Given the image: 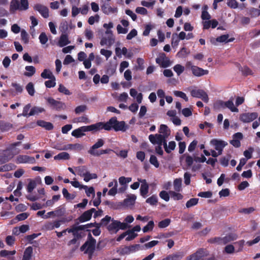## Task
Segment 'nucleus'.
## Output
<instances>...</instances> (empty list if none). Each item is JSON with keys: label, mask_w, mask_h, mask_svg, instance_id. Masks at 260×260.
<instances>
[{"label": "nucleus", "mask_w": 260, "mask_h": 260, "mask_svg": "<svg viewBox=\"0 0 260 260\" xmlns=\"http://www.w3.org/2000/svg\"><path fill=\"white\" fill-rule=\"evenodd\" d=\"M89 233L88 234L87 240L80 247L81 251H84V253L88 254L89 259H91L95 251L96 240L90 233V230H87Z\"/></svg>", "instance_id": "f257e3e1"}, {"label": "nucleus", "mask_w": 260, "mask_h": 260, "mask_svg": "<svg viewBox=\"0 0 260 260\" xmlns=\"http://www.w3.org/2000/svg\"><path fill=\"white\" fill-rule=\"evenodd\" d=\"M106 131H110L113 128L116 132H125L127 128V126L125 124L124 121H118L116 117L110 118L108 121L106 122Z\"/></svg>", "instance_id": "f03ea898"}, {"label": "nucleus", "mask_w": 260, "mask_h": 260, "mask_svg": "<svg viewBox=\"0 0 260 260\" xmlns=\"http://www.w3.org/2000/svg\"><path fill=\"white\" fill-rule=\"evenodd\" d=\"M103 27L107 29L105 33L108 35V37L107 38L103 37L101 40L100 44L102 46L104 45L111 46L114 43L115 41L112 31L110 30V29L113 27V24L111 22H109L108 24L104 23Z\"/></svg>", "instance_id": "7ed1b4c3"}, {"label": "nucleus", "mask_w": 260, "mask_h": 260, "mask_svg": "<svg viewBox=\"0 0 260 260\" xmlns=\"http://www.w3.org/2000/svg\"><path fill=\"white\" fill-rule=\"evenodd\" d=\"M29 4L28 0H12L10 5V11L11 13L19 10L26 11L28 9Z\"/></svg>", "instance_id": "20e7f679"}, {"label": "nucleus", "mask_w": 260, "mask_h": 260, "mask_svg": "<svg viewBox=\"0 0 260 260\" xmlns=\"http://www.w3.org/2000/svg\"><path fill=\"white\" fill-rule=\"evenodd\" d=\"M186 67L187 69L190 70L193 75L196 77H201L209 73L208 70L192 65L190 61L186 62Z\"/></svg>", "instance_id": "39448f33"}, {"label": "nucleus", "mask_w": 260, "mask_h": 260, "mask_svg": "<svg viewBox=\"0 0 260 260\" xmlns=\"http://www.w3.org/2000/svg\"><path fill=\"white\" fill-rule=\"evenodd\" d=\"M258 114L256 112L244 113L239 116V119L243 123H249L257 118Z\"/></svg>", "instance_id": "423d86ee"}, {"label": "nucleus", "mask_w": 260, "mask_h": 260, "mask_svg": "<svg viewBox=\"0 0 260 260\" xmlns=\"http://www.w3.org/2000/svg\"><path fill=\"white\" fill-rule=\"evenodd\" d=\"M47 101L51 108L56 111H60L64 109L65 108L64 103L60 101H56L52 98H48Z\"/></svg>", "instance_id": "0eeeda50"}, {"label": "nucleus", "mask_w": 260, "mask_h": 260, "mask_svg": "<svg viewBox=\"0 0 260 260\" xmlns=\"http://www.w3.org/2000/svg\"><path fill=\"white\" fill-rule=\"evenodd\" d=\"M190 94L192 97L201 99L205 102L208 101V94L203 89H192L190 91Z\"/></svg>", "instance_id": "6e6552de"}, {"label": "nucleus", "mask_w": 260, "mask_h": 260, "mask_svg": "<svg viewBox=\"0 0 260 260\" xmlns=\"http://www.w3.org/2000/svg\"><path fill=\"white\" fill-rule=\"evenodd\" d=\"M233 99L231 98L229 101L226 102H223L222 101H219L217 104L218 105L222 108H228L232 112H238V109L235 107L234 103L233 102Z\"/></svg>", "instance_id": "1a4fd4ad"}, {"label": "nucleus", "mask_w": 260, "mask_h": 260, "mask_svg": "<svg viewBox=\"0 0 260 260\" xmlns=\"http://www.w3.org/2000/svg\"><path fill=\"white\" fill-rule=\"evenodd\" d=\"M156 62L159 64L162 68H167L171 64V62L168 57H167L165 53H161L159 57L156 58Z\"/></svg>", "instance_id": "9d476101"}, {"label": "nucleus", "mask_w": 260, "mask_h": 260, "mask_svg": "<svg viewBox=\"0 0 260 260\" xmlns=\"http://www.w3.org/2000/svg\"><path fill=\"white\" fill-rule=\"evenodd\" d=\"M106 123L103 122H99L95 124H93L85 126L86 132H92L93 133L98 132L103 129L106 130L105 127Z\"/></svg>", "instance_id": "9b49d317"}, {"label": "nucleus", "mask_w": 260, "mask_h": 260, "mask_svg": "<svg viewBox=\"0 0 260 260\" xmlns=\"http://www.w3.org/2000/svg\"><path fill=\"white\" fill-rule=\"evenodd\" d=\"M95 211V208H91L85 211L77 218V220L81 223L90 220L91 218L92 214Z\"/></svg>", "instance_id": "f8f14e48"}, {"label": "nucleus", "mask_w": 260, "mask_h": 260, "mask_svg": "<svg viewBox=\"0 0 260 260\" xmlns=\"http://www.w3.org/2000/svg\"><path fill=\"white\" fill-rule=\"evenodd\" d=\"M34 9L38 11L43 17L47 18L49 17V9L47 7L37 4L34 6Z\"/></svg>", "instance_id": "ddd939ff"}, {"label": "nucleus", "mask_w": 260, "mask_h": 260, "mask_svg": "<svg viewBox=\"0 0 260 260\" xmlns=\"http://www.w3.org/2000/svg\"><path fill=\"white\" fill-rule=\"evenodd\" d=\"M17 163L24 164L30 163L34 164L36 162L35 158L34 157L29 156L26 155H19L17 157Z\"/></svg>", "instance_id": "4468645a"}, {"label": "nucleus", "mask_w": 260, "mask_h": 260, "mask_svg": "<svg viewBox=\"0 0 260 260\" xmlns=\"http://www.w3.org/2000/svg\"><path fill=\"white\" fill-rule=\"evenodd\" d=\"M104 144V141L102 139H99L97 142L93 145L89 150L88 151V153L91 154L92 156H94L93 154H96V152H99V151L95 150V149H98L101 147H102Z\"/></svg>", "instance_id": "2eb2a0df"}, {"label": "nucleus", "mask_w": 260, "mask_h": 260, "mask_svg": "<svg viewBox=\"0 0 260 260\" xmlns=\"http://www.w3.org/2000/svg\"><path fill=\"white\" fill-rule=\"evenodd\" d=\"M139 181L141 183L140 191V194L143 198H146L148 192L149 185L145 179H138Z\"/></svg>", "instance_id": "dca6fc26"}, {"label": "nucleus", "mask_w": 260, "mask_h": 260, "mask_svg": "<svg viewBox=\"0 0 260 260\" xmlns=\"http://www.w3.org/2000/svg\"><path fill=\"white\" fill-rule=\"evenodd\" d=\"M211 144L214 146L215 150H218L220 148H224L228 145L227 142L217 139H213L210 141Z\"/></svg>", "instance_id": "f3484780"}, {"label": "nucleus", "mask_w": 260, "mask_h": 260, "mask_svg": "<svg viewBox=\"0 0 260 260\" xmlns=\"http://www.w3.org/2000/svg\"><path fill=\"white\" fill-rule=\"evenodd\" d=\"M107 229L111 234H116L119 231L117 220L112 219V222L109 224L107 227Z\"/></svg>", "instance_id": "a211bd4d"}, {"label": "nucleus", "mask_w": 260, "mask_h": 260, "mask_svg": "<svg viewBox=\"0 0 260 260\" xmlns=\"http://www.w3.org/2000/svg\"><path fill=\"white\" fill-rule=\"evenodd\" d=\"M101 9L103 12L106 15L115 13L117 12V8H112L108 3L103 4L101 6Z\"/></svg>", "instance_id": "6ab92c4d"}, {"label": "nucleus", "mask_w": 260, "mask_h": 260, "mask_svg": "<svg viewBox=\"0 0 260 260\" xmlns=\"http://www.w3.org/2000/svg\"><path fill=\"white\" fill-rule=\"evenodd\" d=\"M237 238L238 236L236 234L233 233H229L222 238L223 244L225 245L229 242L235 241Z\"/></svg>", "instance_id": "aec40b11"}, {"label": "nucleus", "mask_w": 260, "mask_h": 260, "mask_svg": "<svg viewBox=\"0 0 260 260\" xmlns=\"http://www.w3.org/2000/svg\"><path fill=\"white\" fill-rule=\"evenodd\" d=\"M37 124L38 125L44 128L47 131H51L54 128L53 124L52 123L50 122H47L43 120H37Z\"/></svg>", "instance_id": "412c9836"}, {"label": "nucleus", "mask_w": 260, "mask_h": 260, "mask_svg": "<svg viewBox=\"0 0 260 260\" xmlns=\"http://www.w3.org/2000/svg\"><path fill=\"white\" fill-rule=\"evenodd\" d=\"M84 132H86L85 126H81L72 132V135L76 138H79L85 135Z\"/></svg>", "instance_id": "4be33fe9"}, {"label": "nucleus", "mask_w": 260, "mask_h": 260, "mask_svg": "<svg viewBox=\"0 0 260 260\" xmlns=\"http://www.w3.org/2000/svg\"><path fill=\"white\" fill-rule=\"evenodd\" d=\"M33 253V248L31 246L27 247L24 250L22 260H30Z\"/></svg>", "instance_id": "5701e85b"}, {"label": "nucleus", "mask_w": 260, "mask_h": 260, "mask_svg": "<svg viewBox=\"0 0 260 260\" xmlns=\"http://www.w3.org/2000/svg\"><path fill=\"white\" fill-rule=\"evenodd\" d=\"M70 43V41L69 40L68 35L67 34H62L58 41V45L62 47Z\"/></svg>", "instance_id": "b1692460"}, {"label": "nucleus", "mask_w": 260, "mask_h": 260, "mask_svg": "<svg viewBox=\"0 0 260 260\" xmlns=\"http://www.w3.org/2000/svg\"><path fill=\"white\" fill-rule=\"evenodd\" d=\"M183 256L182 252L170 254L162 260H181Z\"/></svg>", "instance_id": "393cba45"}, {"label": "nucleus", "mask_w": 260, "mask_h": 260, "mask_svg": "<svg viewBox=\"0 0 260 260\" xmlns=\"http://www.w3.org/2000/svg\"><path fill=\"white\" fill-rule=\"evenodd\" d=\"M70 155L68 152H62L58 153L54 157L55 160H68L70 159Z\"/></svg>", "instance_id": "a878e982"}, {"label": "nucleus", "mask_w": 260, "mask_h": 260, "mask_svg": "<svg viewBox=\"0 0 260 260\" xmlns=\"http://www.w3.org/2000/svg\"><path fill=\"white\" fill-rule=\"evenodd\" d=\"M159 133L162 134V135L168 137L170 134V131L167 125L161 124L159 129Z\"/></svg>", "instance_id": "bb28decb"}, {"label": "nucleus", "mask_w": 260, "mask_h": 260, "mask_svg": "<svg viewBox=\"0 0 260 260\" xmlns=\"http://www.w3.org/2000/svg\"><path fill=\"white\" fill-rule=\"evenodd\" d=\"M42 78L44 79H52L54 78V76L52 73L48 69H45L41 74Z\"/></svg>", "instance_id": "cd10ccee"}, {"label": "nucleus", "mask_w": 260, "mask_h": 260, "mask_svg": "<svg viewBox=\"0 0 260 260\" xmlns=\"http://www.w3.org/2000/svg\"><path fill=\"white\" fill-rule=\"evenodd\" d=\"M182 179L176 178L174 180V189L175 191L179 192L181 190Z\"/></svg>", "instance_id": "c85d7f7f"}, {"label": "nucleus", "mask_w": 260, "mask_h": 260, "mask_svg": "<svg viewBox=\"0 0 260 260\" xmlns=\"http://www.w3.org/2000/svg\"><path fill=\"white\" fill-rule=\"evenodd\" d=\"M112 219L109 215H106L104 218L102 219L101 222L98 223V225L101 226H107L109 225L108 223L110 221H112Z\"/></svg>", "instance_id": "c756f323"}, {"label": "nucleus", "mask_w": 260, "mask_h": 260, "mask_svg": "<svg viewBox=\"0 0 260 260\" xmlns=\"http://www.w3.org/2000/svg\"><path fill=\"white\" fill-rule=\"evenodd\" d=\"M25 69L27 72L24 73V75L27 77L32 76L36 72V69L32 66H26Z\"/></svg>", "instance_id": "7c9ffc66"}, {"label": "nucleus", "mask_w": 260, "mask_h": 260, "mask_svg": "<svg viewBox=\"0 0 260 260\" xmlns=\"http://www.w3.org/2000/svg\"><path fill=\"white\" fill-rule=\"evenodd\" d=\"M12 128V124L10 123L0 122V130L2 132H7Z\"/></svg>", "instance_id": "2f4dec72"}, {"label": "nucleus", "mask_w": 260, "mask_h": 260, "mask_svg": "<svg viewBox=\"0 0 260 260\" xmlns=\"http://www.w3.org/2000/svg\"><path fill=\"white\" fill-rule=\"evenodd\" d=\"M136 199V196L135 194H132L128 198L124 199V204L126 205H133L135 204V200Z\"/></svg>", "instance_id": "473e14b6"}, {"label": "nucleus", "mask_w": 260, "mask_h": 260, "mask_svg": "<svg viewBox=\"0 0 260 260\" xmlns=\"http://www.w3.org/2000/svg\"><path fill=\"white\" fill-rule=\"evenodd\" d=\"M45 111V109L42 107H34L32 108L29 112V115H34L39 113H42Z\"/></svg>", "instance_id": "72a5a7b5"}, {"label": "nucleus", "mask_w": 260, "mask_h": 260, "mask_svg": "<svg viewBox=\"0 0 260 260\" xmlns=\"http://www.w3.org/2000/svg\"><path fill=\"white\" fill-rule=\"evenodd\" d=\"M54 216L60 217L65 214V208L61 206L57 207L54 211Z\"/></svg>", "instance_id": "f704fd0d"}, {"label": "nucleus", "mask_w": 260, "mask_h": 260, "mask_svg": "<svg viewBox=\"0 0 260 260\" xmlns=\"http://www.w3.org/2000/svg\"><path fill=\"white\" fill-rule=\"evenodd\" d=\"M169 194L174 200H180L183 198V196L181 193L177 192L176 191H170Z\"/></svg>", "instance_id": "c9c22d12"}, {"label": "nucleus", "mask_w": 260, "mask_h": 260, "mask_svg": "<svg viewBox=\"0 0 260 260\" xmlns=\"http://www.w3.org/2000/svg\"><path fill=\"white\" fill-rule=\"evenodd\" d=\"M83 177H84V180L85 182H88L91 179L97 178L98 176L95 173L91 174L89 172H87L86 174H85Z\"/></svg>", "instance_id": "e433bc0d"}, {"label": "nucleus", "mask_w": 260, "mask_h": 260, "mask_svg": "<svg viewBox=\"0 0 260 260\" xmlns=\"http://www.w3.org/2000/svg\"><path fill=\"white\" fill-rule=\"evenodd\" d=\"M171 221L170 219L166 218L158 222V226L161 229L165 228L170 225Z\"/></svg>", "instance_id": "4c0bfd02"}, {"label": "nucleus", "mask_w": 260, "mask_h": 260, "mask_svg": "<svg viewBox=\"0 0 260 260\" xmlns=\"http://www.w3.org/2000/svg\"><path fill=\"white\" fill-rule=\"evenodd\" d=\"M29 182L27 186V191L29 193H31L32 190L36 188L37 186L36 182L35 181L29 179Z\"/></svg>", "instance_id": "58836bf2"}, {"label": "nucleus", "mask_w": 260, "mask_h": 260, "mask_svg": "<svg viewBox=\"0 0 260 260\" xmlns=\"http://www.w3.org/2000/svg\"><path fill=\"white\" fill-rule=\"evenodd\" d=\"M195 254L197 255L198 257H199V259L206 256L208 255L207 251L203 248L199 249L195 252Z\"/></svg>", "instance_id": "ea45409f"}, {"label": "nucleus", "mask_w": 260, "mask_h": 260, "mask_svg": "<svg viewBox=\"0 0 260 260\" xmlns=\"http://www.w3.org/2000/svg\"><path fill=\"white\" fill-rule=\"evenodd\" d=\"M21 38L22 41L24 44H27L29 42V37L27 32L24 30L22 29L21 30Z\"/></svg>", "instance_id": "a19ab883"}, {"label": "nucleus", "mask_w": 260, "mask_h": 260, "mask_svg": "<svg viewBox=\"0 0 260 260\" xmlns=\"http://www.w3.org/2000/svg\"><path fill=\"white\" fill-rule=\"evenodd\" d=\"M158 202L157 198L156 195H152L146 199V202L151 205H155Z\"/></svg>", "instance_id": "79ce46f5"}, {"label": "nucleus", "mask_w": 260, "mask_h": 260, "mask_svg": "<svg viewBox=\"0 0 260 260\" xmlns=\"http://www.w3.org/2000/svg\"><path fill=\"white\" fill-rule=\"evenodd\" d=\"M154 222L152 220L149 221L147 224L143 227L142 230L144 233H147L148 231H152L154 228Z\"/></svg>", "instance_id": "37998d69"}, {"label": "nucleus", "mask_w": 260, "mask_h": 260, "mask_svg": "<svg viewBox=\"0 0 260 260\" xmlns=\"http://www.w3.org/2000/svg\"><path fill=\"white\" fill-rule=\"evenodd\" d=\"M81 188H84L86 190L85 192H86V195L88 197H89L90 196V194L94 195L95 192H94V188L93 187H88L87 186H86V185H81Z\"/></svg>", "instance_id": "c03bdc74"}, {"label": "nucleus", "mask_w": 260, "mask_h": 260, "mask_svg": "<svg viewBox=\"0 0 260 260\" xmlns=\"http://www.w3.org/2000/svg\"><path fill=\"white\" fill-rule=\"evenodd\" d=\"M199 199L197 198H191L186 203V207L187 208L196 205L198 203Z\"/></svg>", "instance_id": "a18cd8bd"}, {"label": "nucleus", "mask_w": 260, "mask_h": 260, "mask_svg": "<svg viewBox=\"0 0 260 260\" xmlns=\"http://www.w3.org/2000/svg\"><path fill=\"white\" fill-rule=\"evenodd\" d=\"M174 71L179 76L184 71V67L180 64H177L173 67Z\"/></svg>", "instance_id": "49530a36"}, {"label": "nucleus", "mask_w": 260, "mask_h": 260, "mask_svg": "<svg viewBox=\"0 0 260 260\" xmlns=\"http://www.w3.org/2000/svg\"><path fill=\"white\" fill-rule=\"evenodd\" d=\"M58 90L59 92L62 93L65 95H70L72 94V92H71L69 90L61 84H59Z\"/></svg>", "instance_id": "de8ad7c7"}, {"label": "nucleus", "mask_w": 260, "mask_h": 260, "mask_svg": "<svg viewBox=\"0 0 260 260\" xmlns=\"http://www.w3.org/2000/svg\"><path fill=\"white\" fill-rule=\"evenodd\" d=\"M62 192L63 197L66 198L67 200H73L75 197V195L71 194V193H70L68 192V190L65 188H63L62 189Z\"/></svg>", "instance_id": "09e8293b"}, {"label": "nucleus", "mask_w": 260, "mask_h": 260, "mask_svg": "<svg viewBox=\"0 0 260 260\" xmlns=\"http://www.w3.org/2000/svg\"><path fill=\"white\" fill-rule=\"evenodd\" d=\"M26 89L30 95L33 96L34 95L35 88H34V84L32 82H29L27 84V85L26 86Z\"/></svg>", "instance_id": "8fccbe9b"}, {"label": "nucleus", "mask_w": 260, "mask_h": 260, "mask_svg": "<svg viewBox=\"0 0 260 260\" xmlns=\"http://www.w3.org/2000/svg\"><path fill=\"white\" fill-rule=\"evenodd\" d=\"M150 163L153 165L155 168H157L159 166V162L157 160V157L154 155H151L150 159Z\"/></svg>", "instance_id": "3c124183"}, {"label": "nucleus", "mask_w": 260, "mask_h": 260, "mask_svg": "<svg viewBox=\"0 0 260 260\" xmlns=\"http://www.w3.org/2000/svg\"><path fill=\"white\" fill-rule=\"evenodd\" d=\"M222 238L216 237L209 239L208 241L210 243H217L218 244H223Z\"/></svg>", "instance_id": "603ef678"}, {"label": "nucleus", "mask_w": 260, "mask_h": 260, "mask_svg": "<svg viewBox=\"0 0 260 260\" xmlns=\"http://www.w3.org/2000/svg\"><path fill=\"white\" fill-rule=\"evenodd\" d=\"M39 39L40 40V42L41 44L44 45L45 44L48 40V38L46 35L45 32H42L39 36Z\"/></svg>", "instance_id": "864d4df0"}, {"label": "nucleus", "mask_w": 260, "mask_h": 260, "mask_svg": "<svg viewBox=\"0 0 260 260\" xmlns=\"http://www.w3.org/2000/svg\"><path fill=\"white\" fill-rule=\"evenodd\" d=\"M119 182L121 185H126L132 181L131 177H120L118 179Z\"/></svg>", "instance_id": "5fc2aeb1"}, {"label": "nucleus", "mask_w": 260, "mask_h": 260, "mask_svg": "<svg viewBox=\"0 0 260 260\" xmlns=\"http://www.w3.org/2000/svg\"><path fill=\"white\" fill-rule=\"evenodd\" d=\"M87 109V106L85 105H82L77 106L75 109V112L77 114H79L81 113L85 112Z\"/></svg>", "instance_id": "6e6d98bb"}, {"label": "nucleus", "mask_w": 260, "mask_h": 260, "mask_svg": "<svg viewBox=\"0 0 260 260\" xmlns=\"http://www.w3.org/2000/svg\"><path fill=\"white\" fill-rule=\"evenodd\" d=\"M50 80L45 82V85L47 88L53 87L56 85V79L55 77L52 79H49Z\"/></svg>", "instance_id": "4d7b16f0"}, {"label": "nucleus", "mask_w": 260, "mask_h": 260, "mask_svg": "<svg viewBox=\"0 0 260 260\" xmlns=\"http://www.w3.org/2000/svg\"><path fill=\"white\" fill-rule=\"evenodd\" d=\"M114 186L112 188H111L108 191V194L109 196H115L117 192L118 184L116 180H114Z\"/></svg>", "instance_id": "13d9d810"}, {"label": "nucleus", "mask_w": 260, "mask_h": 260, "mask_svg": "<svg viewBox=\"0 0 260 260\" xmlns=\"http://www.w3.org/2000/svg\"><path fill=\"white\" fill-rule=\"evenodd\" d=\"M126 232H128L127 235L128 236L125 239V240L127 241H129L134 239L138 236L137 234L134 233L130 230L126 231Z\"/></svg>", "instance_id": "bf43d9fd"}, {"label": "nucleus", "mask_w": 260, "mask_h": 260, "mask_svg": "<svg viewBox=\"0 0 260 260\" xmlns=\"http://www.w3.org/2000/svg\"><path fill=\"white\" fill-rule=\"evenodd\" d=\"M77 170L78 172V174L81 177H83L85 175V174H86L88 172L86 170V167L84 166H79L77 167Z\"/></svg>", "instance_id": "052dcab7"}, {"label": "nucleus", "mask_w": 260, "mask_h": 260, "mask_svg": "<svg viewBox=\"0 0 260 260\" xmlns=\"http://www.w3.org/2000/svg\"><path fill=\"white\" fill-rule=\"evenodd\" d=\"M159 197L161 199L164 200L166 202H168L170 200L169 194L165 190H162L159 192Z\"/></svg>", "instance_id": "680f3d73"}, {"label": "nucleus", "mask_w": 260, "mask_h": 260, "mask_svg": "<svg viewBox=\"0 0 260 260\" xmlns=\"http://www.w3.org/2000/svg\"><path fill=\"white\" fill-rule=\"evenodd\" d=\"M229 38V35H222L216 39V41L220 43H227V39Z\"/></svg>", "instance_id": "e2e57ef3"}, {"label": "nucleus", "mask_w": 260, "mask_h": 260, "mask_svg": "<svg viewBox=\"0 0 260 260\" xmlns=\"http://www.w3.org/2000/svg\"><path fill=\"white\" fill-rule=\"evenodd\" d=\"M199 197L205 198H211L212 196V192L211 191H202L198 193Z\"/></svg>", "instance_id": "0e129e2a"}, {"label": "nucleus", "mask_w": 260, "mask_h": 260, "mask_svg": "<svg viewBox=\"0 0 260 260\" xmlns=\"http://www.w3.org/2000/svg\"><path fill=\"white\" fill-rule=\"evenodd\" d=\"M174 93L176 96L180 97L184 99L186 102L188 101V98L186 96V94L183 92L180 91H174Z\"/></svg>", "instance_id": "69168bd1"}, {"label": "nucleus", "mask_w": 260, "mask_h": 260, "mask_svg": "<svg viewBox=\"0 0 260 260\" xmlns=\"http://www.w3.org/2000/svg\"><path fill=\"white\" fill-rule=\"evenodd\" d=\"M31 107V105L30 104H28L26 105H25L23 109V116L24 117H29L31 115H29V113H28V112L29 111L30 108Z\"/></svg>", "instance_id": "338daca9"}, {"label": "nucleus", "mask_w": 260, "mask_h": 260, "mask_svg": "<svg viewBox=\"0 0 260 260\" xmlns=\"http://www.w3.org/2000/svg\"><path fill=\"white\" fill-rule=\"evenodd\" d=\"M227 5L232 9H236L238 6V3L236 0H228Z\"/></svg>", "instance_id": "774afa93"}]
</instances>
